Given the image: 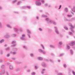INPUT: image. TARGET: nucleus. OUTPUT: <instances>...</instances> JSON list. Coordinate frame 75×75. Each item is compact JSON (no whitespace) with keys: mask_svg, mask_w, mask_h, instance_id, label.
I'll list each match as a JSON object with an SVG mask.
<instances>
[{"mask_svg":"<svg viewBox=\"0 0 75 75\" xmlns=\"http://www.w3.org/2000/svg\"><path fill=\"white\" fill-rule=\"evenodd\" d=\"M16 41H13L12 43V44H16Z\"/></svg>","mask_w":75,"mask_h":75,"instance_id":"obj_43","label":"nucleus"},{"mask_svg":"<svg viewBox=\"0 0 75 75\" xmlns=\"http://www.w3.org/2000/svg\"><path fill=\"white\" fill-rule=\"evenodd\" d=\"M57 75H63V74L62 73H59L57 74Z\"/></svg>","mask_w":75,"mask_h":75,"instance_id":"obj_31","label":"nucleus"},{"mask_svg":"<svg viewBox=\"0 0 75 75\" xmlns=\"http://www.w3.org/2000/svg\"><path fill=\"white\" fill-rule=\"evenodd\" d=\"M64 55V54H61L60 55V57H62V56H63V55Z\"/></svg>","mask_w":75,"mask_h":75,"instance_id":"obj_57","label":"nucleus"},{"mask_svg":"<svg viewBox=\"0 0 75 75\" xmlns=\"http://www.w3.org/2000/svg\"><path fill=\"white\" fill-rule=\"evenodd\" d=\"M6 26L8 28H12V26H10V25H6Z\"/></svg>","mask_w":75,"mask_h":75,"instance_id":"obj_14","label":"nucleus"},{"mask_svg":"<svg viewBox=\"0 0 75 75\" xmlns=\"http://www.w3.org/2000/svg\"><path fill=\"white\" fill-rule=\"evenodd\" d=\"M21 39L22 40H26V39L25 38H24L23 37L21 38Z\"/></svg>","mask_w":75,"mask_h":75,"instance_id":"obj_19","label":"nucleus"},{"mask_svg":"<svg viewBox=\"0 0 75 75\" xmlns=\"http://www.w3.org/2000/svg\"><path fill=\"white\" fill-rule=\"evenodd\" d=\"M22 37L24 38V37H25V35H22Z\"/></svg>","mask_w":75,"mask_h":75,"instance_id":"obj_54","label":"nucleus"},{"mask_svg":"<svg viewBox=\"0 0 75 75\" xmlns=\"http://www.w3.org/2000/svg\"><path fill=\"white\" fill-rule=\"evenodd\" d=\"M52 7V6L51 5H50L48 7Z\"/></svg>","mask_w":75,"mask_h":75,"instance_id":"obj_64","label":"nucleus"},{"mask_svg":"<svg viewBox=\"0 0 75 75\" xmlns=\"http://www.w3.org/2000/svg\"><path fill=\"white\" fill-rule=\"evenodd\" d=\"M42 53L43 54H46V52L45 51H44L43 50H42Z\"/></svg>","mask_w":75,"mask_h":75,"instance_id":"obj_30","label":"nucleus"},{"mask_svg":"<svg viewBox=\"0 0 75 75\" xmlns=\"http://www.w3.org/2000/svg\"><path fill=\"white\" fill-rule=\"evenodd\" d=\"M64 20L65 21H69V20H68L67 18L66 17H64Z\"/></svg>","mask_w":75,"mask_h":75,"instance_id":"obj_15","label":"nucleus"},{"mask_svg":"<svg viewBox=\"0 0 75 75\" xmlns=\"http://www.w3.org/2000/svg\"><path fill=\"white\" fill-rule=\"evenodd\" d=\"M70 53L71 55H72L73 54H74V52H73V51H72V50H70Z\"/></svg>","mask_w":75,"mask_h":75,"instance_id":"obj_24","label":"nucleus"},{"mask_svg":"<svg viewBox=\"0 0 75 75\" xmlns=\"http://www.w3.org/2000/svg\"><path fill=\"white\" fill-rule=\"evenodd\" d=\"M50 47L51 48H55V46L53 45H50Z\"/></svg>","mask_w":75,"mask_h":75,"instance_id":"obj_26","label":"nucleus"},{"mask_svg":"<svg viewBox=\"0 0 75 75\" xmlns=\"http://www.w3.org/2000/svg\"><path fill=\"white\" fill-rule=\"evenodd\" d=\"M72 73H73V75H75V72L74 71H72Z\"/></svg>","mask_w":75,"mask_h":75,"instance_id":"obj_48","label":"nucleus"},{"mask_svg":"<svg viewBox=\"0 0 75 75\" xmlns=\"http://www.w3.org/2000/svg\"><path fill=\"white\" fill-rule=\"evenodd\" d=\"M28 8H29V9H30L31 8L30 7V6H27L26 7Z\"/></svg>","mask_w":75,"mask_h":75,"instance_id":"obj_49","label":"nucleus"},{"mask_svg":"<svg viewBox=\"0 0 75 75\" xmlns=\"http://www.w3.org/2000/svg\"><path fill=\"white\" fill-rule=\"evenodd\" d=\"M30 56L31 57H34V54L33 53H31L30 54Z\"/></svg>","mask_w":75,"mask_h":75,"instance_id":"obj_21","label":"nucleus"},{"mask_svg":"<svg viewBox=\"0 0 75 75\" xmlns=\"http://www.w3.org/2000/svg\"><path fill=\"white\" fill-rule=\"evenodd\" d=\"M4 39H2L0 41V42L1 43H2V42H4Z\"/></svg>","mask_w":75,"mask_h":75,"instance_id":"obj_38","label":"nucleus"},{"mask_svg":"<svg viewBox=\"0 0 75 75\" xmlns=\"http://www.w3.org/2000/svg\"><path fill=\"white\" fill-rule=\"evenodd\" d=\"M41 47L42 48L43 50H45V47H44V46L42 44H41Z\"/></svg>","mask_w":75,"mask_h":75,"instance_id":"obj_22","label":"nucleus"},{"mask_svg":"<svg viewBox=\"0 0 75 75\" xmlns=\"http://www.w3.org/2000/svg\"><path fill=\"white\" fill-rule=\"evenodd\" d=\"M42 17H45V18H47V16L45 15H42Z\"/></svg>","mask_w":75,"mask_h":75,"instance_id":"obj_32","label":"nucleus"},{"mask_svg":"<svg viewBox=\"0 0 75 75\" xmlns=\"http://www.w3.org/2000/svg\"><path fill=\"white\" fill-rule=\"evenodd\" d=\"M17 1H18V0H14L13 1V2H12V3L13 4H14V3H16Z\"/></svg>","mask_w":75,"mask_h":75,"instance_id":"obj_18","label":"nucleus"},{"mask_svg":"<svg viewBox=\"0 0 75 75\" xmlns=\"http://www.w3.org/2000/svg\"><path fill=\"white\" fill-rule=\"evenodd\" d=\"M62 44V42H59V48H61V47L59 45H61Z\"/></svg>","mask_w":75,"mask_h":75,"instance_id":"obj_13","label":"nucleus"},{"mask_svg":"<svg viewBox=\"0 0 75 75\" xmlns=\"http://www.w3.org/2000/svg\"><path fill=\"white\" fill-rule=\"evenodd\" d=\"M67 49H68V50H70V49H71V47L68 45H67Z\"/></svg>","mask_w":75,"mask_h":75,"instance_id":"obj_23","label":"nucleus"},{"mask_svg":"<svg viewBox=\"0 0 75 75\" xmlns=\"http://www.w3.org/2000/svg\"><path fill=\"white\" fill-rule=\"evenodd\" d=\"M5 50L6 51H8V50H10V47H8L7 48H6L5 49Z\"/></svg>","mask_w":75,"mask_h":75,"instance_id":"obj_36","label":"nucleus"},{"mask_svg":"<svg viewBox=\"0 0 75 75\" xmlns=\"http://www.w3.org/2000/svg\"><path fill=\"white\" fill-rule=\"evenodd\" d=\"M13 50V51H17L18 50V49L16 48H14Z\"/></svg>","mask_w":75,"mask_h":75,"instance_id":"obj_33","label":"nucleus"},{"mask_svg":"<svg viewBox=\"0 0 75 75\" xmlns=\"http://www.w3.org/2000/svg\"><path fill=\"white\" fill-rule=\"evenodd\" d=\"M48 24H52V23H53L54 25H56L57 24L56 22L52 20H50L49 22L48 21Z\"/></svg>","mask_w":75,"mask_h":75,"instance_id":"obj_3","label":"nucleus"},{"mask_svg":"<svg viewBox=\"0 0 75 75\" xmlns=\"http://www.w3.org/2000/svg\"><path fill=\"white\" fill-rule=\"evenodd\" d=\"M23 48L24 50H27V47L26 46H23Z\"/></svg>","mask_w":75,"mask_h":75,"instance_id":"obj_17","label":"nucleus"},{"mask_svg":"<svg viewBox=\"0 0 75 75\" xmlns=\"http://www.w3.org/2000/svg\"><path fill=\"white\" fill-rule=\"evenodd\" d=\"M54 28L55 29L56 34H59V32L58 30V28H57V27H55Z\"/></svg>","mask_w":75,"mask_h":75,"instance_id":"obj_4","label":"nucleus"},{"mask_svg":"<svg viewBox=\"0 0 75 75\" xmlns=\"http://www.w3.org/2000/svg\"><path fill=\"white\" fill-rule=\"evenodd\" d=\"M45 72L44 71H42L41 72V74H44Z\"/></svg>","mask_w":75,"mask_h":75,"instance_id":"obj_58","label":"nucleus"},{"mask_svg":"<svg viewBox=\"0 0 75 75\" xmlns=\"http://www.w3.org/2000/svg\"><path fill=\"white\" fill-rule=\"evenodd\" d=\"M40 1H41L43 4H44V0H38L36 1V4L37 6H40L41 5V3L40 2Z\"/></svg>","mask_w":75,"mask_h":75,"instance_id":"obj_1","label":"nucleus"},{"mask_svg":"<svg viewBox=\"0 0 75 75\" xmlns=\"http://www.w3.org/2000/svg\"><path fill=\"white\" fill-rule=\"evenodd\" d=\"M38 51L39 52H42V50L41 49H39L38 50Z\"/></svg>","mask_w":75,"mask_h":75,"instance_id":"obj_34","label":"nucleus"},{"mask_svg":"<svg viewBox=\"0 0 75 75\" xmlns=\"http://www.w3.org/2000/svg\"><path fill=\"white\" fill-rule=\"evenodd\" d=\"M69 45L71 46H73L74 45H75V42L72 41L71 43H70Z\"/></svg>","mask_w":75,"mask_h":75,"instance_id":"obj_7","label":"nucleus"},{"mask_svg":"<svg viewBox=\"0 0 75 75\" xmlns=\"http://www.w3.org/2000/svg\"><path fill=\"white\" fill-rule=\"evenodd\" d=\"M35 69H37L38 68V66H35Z\"/></svg>","mask_w":75,"mask_h":75,"instance_id":"obj_46","label":"nucleus"},{"mask_svg":"<svg viewBox=\"0 0 75 75\" xmlns=\"http://www.w3.org/2000/svg\"><path fill=\"white\" fill-rule=\"evenodd\" d=\"M16 44L11 45L12 47H16Z\"/></svg>","mask_w":75,"mask_h":75,"instance_id":"obj_41","label":"nucleus"},{"mask_svg":"<svg viewBox=\"0 0 75 75\" xmlns=\"http://www.w3.org/2000/svg\"><path fill=\"white\" fill-rule=\"evenodd\" d=\"M39 30L40 31H42V29L41 28H39Z\"/></svg>","mask_w":75,"mask_h":75,"instance_id":"obj_42","label":"nucleus"},{"mask_svg":"<svg viewBox=\"0 0 75 75\" xmlns=\"http://www.w3.org/2000/svg\"><path fill=\"white\" fill-rule=\"evenodd\" d=\"M32 74L33 75H35V72H33L32 73Z\"/></svg>","mask_w":75,"mask_h":75,"instance_id":"obj_50","label":"nucleus"},{"mask_svg":"<svg viewBox=\"0 0 75 75\" xmlns=\"http://www.w3.org/2000/svg\"><path fill=\"white\" fill-rule=\"evenodd\" d=\"M64 28L65 29V30H68V28H67V27H64Z\"/></svg>","mask_w":75,"mask_h":75,"instance_id":"obj_47","label":"nucleus"},{"mask_svg":"<svg viewBox=\"0 0 75 75\" xmlns=\"http://www.w3.org/2000/svg\"><path fill=\"white\" fill-rule=\"evenodd\" d=\"M42 71H45L46 69H42Z\"/></svg>","mask_w":75,"mask_h":75,"instance_id":"obj_44","label":"nucleus"},{"mask_svg":"<svg viewBox=\"0 0 75 75\" xmlns=\"http://www.w3.org/2000/svg\"><path fill=\"white\" fill-rule=\"evenodd\" d=\"M9 68L10 70H13V69H14V67H13V65H10L9 66Z\"/></svg>","mask_w":75,"mask_h":75,"instance_id":"obj_9","label":"nucleus"},{"mask_svg":"<svg viewBox=\"0 0 75 75\" xmlns=\"http://www.w3.org/2000/svg\"><path fill=\"white\" fill-rule=\"evenodd\" d=\"M14 30L15 32H16L17 33L18 31V29L17 28H14Z\"/></svg>","mask_w":75,"mask_h":75,"instance_id":"obj_11","label":"nucleus"},{"mask_svg":"<svg viewBox=\"0 0 75 75\" xmlns=\"http://www.w3.org/2000/svg\"><path fill=\"white\" fill-rule=\"evenodd\" d=\"M71 10L73 12H75V6H73V8H71Z\"/></svg>","mask_w":75,"mask_h":75,"instance_id":"obj_12","label":"nucleus"},{"mask_svg":"<svg viewBox=\"0 0 75 75\" xmlns=\"http://www.w3.org/2000/svg\"><path fill=\"white\" fill-rule=\"evenodd\" d=\"M45 7H47V6H48V4H45Z\"/></svg>","mask_w":75,"mask_h":75,"instance_id":"obj_53","label":"nucleus"},{"mask_svg":"<svg viewBox=\"0 0 75 75\" xmlns=\"http://www.w3.org/2000/svg\"><path fill=\"white\" fill-rule=\"evenodd\" d=\"M41 65L42 67H46V64H45V63L44 62H42L41 64Z\"/></svg>","mask_w":75,"mask_h":75,"instance_id":"obj_10","label":"nucleus"},{"mask_svg":"<svg viewBox=\"0 0 75 75\" xmlns=\"http://www.w3.org/2000/svg\"><path fill=\"white\" fill-rule=\"evenodd\" d=\"M21 3V1H18L17 3V4L19 6V5H20Z\"/></svg>","mask_w":75,"mask_h":75,"instance_id":"obj_20","label":"nucleus"},{"mask_svg":"<svg viewBox=\"0 0 75 75\" xmlns=\"http://www.w3.org/2000/svg\"><path fill=\"white\" fill-rule=\"evenodd\" d=\"M38 59L39 60H40V61H41L43 59L41 57H38Z\"/></svg>","mask_w":75,"mask_h":75,"instance_id":"obj_29","label":"nucleus"},{"mask_svg":"<svg viewBox=\"0 0 75 75\" xmlns=\"http://www.w3.org/2000/svg\"><path fill=\"white\" fill-rule=\"evenodd\" d=\"M16 58H12V59H13V60H16Z\"/></svg>","mask_w":75,"mask_h":75,"instance_id":"obj_63","label":"nucleus"},{"mask_svg":"<svg viewBox=\"0 0 75 75\" xmlns=\"http://www.w3.org/2000/svg\"><path fill=\"white\" fill-rule=\"evenodd\" d=\"M64 66L65 68H66L67 67V65H66V64H64Z\"/></svg>","mask_w":75,"mask_h":75,"instance_id":"obj_55","label":"nucleus"},{"mask_svg":"<svg viewBox=\"0 0 75 75\" xmlns=\"http://www.w3.org/2000/svg\"><path fill=\"white\" fill-rule=\"evenodd\" d=\"M4 37L6 38H10V35H9V33H8L4 36Z\"/></svg>","mask_w":75,"mask_h":75,"instance_id":"obj_5","label":"nucleus"},{"mask_svg":"<svg viewBox=\"0 0 75 75\" xmlns=\"http://www.w3.org/2000/svg\"><path fill=\"white\" fill-rule=\"evenodd\" d=\"M67 17H69V18H71L72 17V15H67Z\"/></svg>","mask_w":75,"mask_h":75,"instance_id":"obj_27","label":"nucleus"},{"mask_svg":"<svg viewBox=\"0 0 75 75\" xmlns=\"http://www.w3.org/2000/svg\"><path fill=\"white\" fill-rule=\"evenodd\" d=\"M44 60L45 61H47V62H48V61H49V60H48V59H44Z\"/></svg>","mask_w":75,"mask_h":75,"instance_id":"obj_40","label":"nucleus"},{"mask_svg":"<svg viewBox=\"0 0 75 75\" xmlns=\"http://www.w3.org/2000/svg\"><path fill=\"white\" fill-rule=\"evenodd\" d=\"M20 31H23V29L21 28H20Z\"/></svg>","mask_w":75,"mask_h":75,"instance_id":"obj_60","label":"nucleus"},{"mask_svg":"<svg viewBox=\"0 0 75 75\" xmlns=\"http://www.w3.org/2000/svg\"><path fill=\"white\" fill-rule=\"evenodd\" d=\"M64 11L66 13H68V8H66L64 9Z\"/></svg>","mask_w":75,"mask_h":75,"instance_id":"obj_16","label":"nucleus"},{"mask_svg":"<svg viewBox=\"0 0 75 75\" xmlns=\"http://www.w3.org/2000/svg\"><path fill=\"white\" fill-rule=\"evenodd\" d=\"M5 74V70H2L1 72H0V75H4Z\"/></svg>","mask_w":75,"mask_h":75,"instance_id":"obj_8","label":"nucleus"},{"mask_svg":"<svg viewBox=\"0 0 75 75\" xmlns=\"http://www.w3.org/2000/svg\"><path fill=\"white\" fill-rule=\"evenodd\" d=\"M27 32H28V37L29 38H31V36H30V34H31V31H30L28 29L27 30Z\"/></svg>","mask_w":75,"mask_h":75,"instance_id":"obj_6","label":"nucleus"},{"mask_svg":"<svg viewBox=\"0 0 75 75\" xmlns=\"http://www.w3.org/2000/svg\"><path fill=\"white\" fill-rule=\"evenodd\" d=\"M3 27V25H2V23L1 22H0V28H2Z\"/></svg>","mask_w":75,"mask_h":75,"instance_id":"obj_28","label":"nucleus"},{"mask_svg":"<svg viewBox=\"0 0 75 75\" xmlns=\"http://www.w3.org/2000/svg\"><path fill=\"white\" fill-rule=\"evenodd\" d=\"M50 61L51 62H53V61H52V60H51V59H50Z\"/></svg>","mask_w":75,"mask_h":75,"instance_id":"obj_56","label":"nucleus"},{"mask_svg":"<svg viewBox=\"0 0 75 75\" xmlns=\"http://www.w3.org/2000/svg\"><path fill=\"white\" fill-rule=\"evenodd\" d=\"M30 71H31L30 70H27V71L28 72H30Z\"/></svg>","mask_w":75,"mask_h":75,"instance_id":"obj_61","label":"nucleus"},{"mask_svg":"<svg viewBox=\"0 0 75 75\" xmlns=\"http://www.w3.org/2000/svg\"><path fill=\"white\" fill-rule=\"evenodd\" d=\"M10 54H7L6 55V57H10Z\"/></svg>","mask_w":75,"mask_h":75,"instance_id":"obj_39","label":"nucleus"},{"mask_svg":"<svg viewBox=\"0 0 75 75\" xmlns=\"http://www.w3.org/2000/svg\"><path fill=\"white\" fill-rule=\"evenodd\" d=\"M11 53L13 55H16V52H11Z\"/></svg>","mask_w":75,"mask_h":75,"instance_id":"obj_25","label":"nucleus"},{"mask_svg":"<svg viewBox=\"0 0 75 75\" xmlns=\"http://www.w3.org/2000/svg\"><path fill=\"white\" fill-rule=\"evenodd\" d=\"M27 8V6H23L21 7V8H22V9H24V8Z\"/></svg>","mask_w":75,"mask_h":75,"instance_id":"obj_35","label":"nucleus"},{"mask_svg":"<svg viewBox=\"0 0 75 75\" xmlns=\"http://www.w3.org/2000/svg\"><path fill=\"white\" fill-rule=\"evenodd\" d=\"M62 6H61V5H60L59 6V9H60V8H61Z\"/></svg>","mask_w":75,"mask_h":75,"instance_id":"obj_62","label":"nucleus"},{"mask_svg":"<svg viewBox=\"0 0 75 75\" xmlns=\"http://www.w3.org/2000/svg\"><path fill=\"white\" fill-rule=\"evenodd\" d=\"M16 35H17L16 34H13L12 35V37H16Z\"/></svg>","mask_w":75,"mask_h":75,"instance_id":"obj_37","label":"nucleus"},{"mask_svg":"<svg viewBox=\"0 0 75 75\" xmlns=\"http://www.w3.org/2000/svg\"><path fill=\"white\" fill-rule=\"evenodd\" d=\"M3 62V60L2 59H0V62Z\"/></svg>","mask_w":75,"mask_h":75,"instance_id":"obj_59","label":"nucleus"},{"mask_svg":"<svg viewBox=\"0 0 75 75\" xmlns=\"http://www.w3.org/2000/svg\"><path fill=\"white\" fill-rule=\"evenodd\" d=\"M69 26L71 27V28H70V30H71V31H72L73 32V33H75V31H74V30H73V29H72L73 28H74V27L73 26H72V23H69Z\"/></svg>","mask_w":75,"mask_h":75,"instance_id":"obj_2","label":"nucleus"},{"mask_svg":"<svg viewBox=\"0 0 75 75\" xmlns=\"http://www.w3.org/2000/svg\"><path fill=\"white\" fill-rule=\"evenodd\" d=\"M69 34L70 35H73V34H72V32H69Z\"/></svg>","mask_w":75,"mask_h":75,"instance_id":"obj_51","label":"nucleus"},{"mask_svg":"<svg viewBox=\"0 0 75 75\" xmlns=\"http://www.w3.org/2000/svg\"><path fill=\"white\" fill-rule=\"evenodd\" d=\"M1 68H4V65H2L1 67Z\"/></svg>","mask_w":75,"mask_h":75,"instance_id":"obj_52","label":"nucleus"},{"mask_svg":"<svg viewBox=\"0 0 75 75\" xmlns=\"http://www.w3.org/2000/svg\"><path fill=\"white\" fill-rule=\"evenodd\" d=\"M46 21H49V18H46Z\"/></svg>","mask_w":75,"mask_h":75,"instance_id":"obj_45","label":"nucleus"}]
</instances>
